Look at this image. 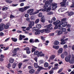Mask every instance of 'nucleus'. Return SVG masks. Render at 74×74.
Wrapping results in <instances>:
<instances>
[{
  "label": "nucleus",
  "instance_id": "nucleus-1",
  "mask_svg": "<svg viewBox=\"0 0 74 74\" xmlns=\"http://www.w3.org/2000/svg\"><path fill=\"white\" fill-rule=\"evenodd\" d=\"M43 8L45 10H47V11H49L51 10V4L49 3V1H47L44 5Z\"/></svg>",
  "mask_w": 74,
  "mask_h": 74
},
{
  "label": "nucleus",
  "instance_id": "nucleus-2",
  "mask_svg": "<svg viewBox=\"0 0 74 74\" xmlns=\"http://www.w3.org/2000/svg\"><path fill=\"white\" fill-rule=\"evenodd\" d=\"M41 10H37L35 12H33L34 11V10L33 9H30L27 11V13L28 14H29L30 15H35V14H36L39 12V11H41Z\"/></svg>",
  "mask_w": 74,
  "mask_h": 74
},
{
  "label": "nucleus",
  "instance_id": "nucleus-3",
  "mask_svg": "<svg viewBox=\"0 0 74 74\" xmlns=\"http://www.w3.org/2000/svg\"><path fill=\"white\" fill-rule=\"evenodd\" d=\"M5 29H8L9 28V26L7 25H5L3 23H1L0 25V32H1Z\"/></svg>",
  "mask_w": 74,
  "mask_h": 74
},
{
  "label": "nucleus",
  "instance_id": "nucleus-4",
  "mask_svg": "<svg viewBox=\"0 0 74 74\" xmlns=\"http://www.w3.org/2000/svg\"><path fill=\"white\" fill-rule=\"evenodd\" d=\"M62 22H60L59 20H58L56 21V22H54L53 24L55 26H58V25H62Z\"/></svg>",
  "mask_w": 74,
  "mask_h": 74
},
{
  "label": "nucleus",
  "instance_id": "nucleus-5",
  "mask_svg": "<svg viewBox=\"0 0 74 74\" xmlns=\"http://www.w3.org/2000/svg\"><path fill=\"white\" fill-rule=\"evenodd\" d=\"M63 1L60 3V4L61 5V6L63 7L64 8H66V6H65L66 5V0H63Z\"/></svg>",
  "mask_w": 74,
  "mask_h": 74
},
{
  "label": "nucleus",
  "instance_id": "nucleus-6",
  "mask_svg": "<svg viewBox=\"0 0 74 74\" xmlns=\"http://www.w3.org/2000/svg\"><path fill=\"white\" fill-rule=\"evenodd\" d=\"M52 6H53L52 7V8L53 9H54V10H55V9H56L57 8V3H52L51 5Z\"/></svg>",
  "mask_w": 74,
  "mask_h": 74
},
{
  "label": "nucleus",
  "instance_id": "nucleus-7",
  "mask_svg": "<svg viewBox=\"0 0 74 74\" xmlns=\"http://www.w3.org/2000/svg\"><path fill=\"white\" fill-rule=\"evenodd\" d=\"M56 33H58V36H59V35H60V34H62L63 33V32H62V31L60 30H57L56 31Z\"/></svg>",
  "mask_w": 74,
  "mask_h": 74
},
{
  "label": "nucleus",
  "instance_id": "nucleus-8",
  "mask_svg": "<svg viewBox=\"0 0 74 74\" xmlns=\"http://www.w3.org/2000/svg\"><path fill=\"white\" fill-rule=\"evenodd\" d=\"M66 10H67V8H60L58 11L59 12H63L64 11H65Z\"/></svg>",
  "mask_w": 74,
  "mask_h": 74
},
{
  "label": "nucleus",
  "instance_id": "nucleus-9",
  "mask_svg": "<svg viewBox=\"0 0 74 74\" xmlns=\"http://www.w3.org/2000/svg\"><path fill=\"white\" fill-rule=\"evenodd\" d=\"M70 60V57L67 56L65 58V60L66 62H69Z\"/></svg>",
  "mask_w": 74,
  "mask_h": 74
},
{
  "label": "nucleus",
  "instance_id": "nucleus-10",
  "mask_svg": "<svg viewBox=\"0 0 74 74\" xmlns=\"http://www.w3.org/2000/svg\"><path fill=\"white\" fill-rule=\"evenodd\" d=\"M68 14V16H71V15H73L74 14V12H66V14Z\"/></svg>",
  "mask_w": 74,
  "mask_h": 74
},
{
  "label": "nucleus",
  "instance_id": "nucleus-11",
  "mask_svg": "<svg viewBox=\"0 0 74 74\" xmlns=\"http://www.w3.org/2000/svg\"><path fill=\"white\" fill-rule=\"evenodd\" d=\"M55 57H56V56L55 55H52L51 56L50 58H49V60H53L55 59Z\"/></svg>",
  "mask_w": 74,
  "mask_h": 74
},
{
  "label": "nucleus",
  "instance_id": "nucleus-12",
  "mask_svg": "<svg viewBox=\"0 0 74 74\" xmlns=\"http://www.w3.org/2000/svg\"><path fill=\"white\" fill-rule=\"evenodd\" d=\"M44 30L45 33H49L50 32V29L48 28L46 29H44Z\"/></svg>",
  "mask_w": 74,
  "mask_h": 74
},
{
  "label": "nucleus",
  "instance_id": "nucleus-13",
  "mask_svg": "<svg viewBox=\"0 0 74 74\" xmlns=\"http://www.w3.org/2000/svg\"><path fill=\"white\" fill-rule=\"evenodd\" d=\"M62 27H66V26H67V22H64L62 23Z\"/></svg>",
  "mask_w": 74,
  "mask_h": 74
},
{
  "label": "nucleus",
  "instance_id": "nucleus-14",
  "mask_svg": "<svg viewBox=\"0 0 74 74\" xmlns=\"http://www.w3.org/2000/svg\"><path fill=\"white\" fill-rule=\"evenodd\" d=\"M9 61L10 63H14V59L13 58H10Z\"/></svg>",
  "mask_w": 74,
  "mask_h": 74
},
{
  "label": "nucleus",
  "instance_id": "nucleus-15",
  "mask_svg": "<svg viewBox=\"0 0 74 74\" xmlns=\"http://www.w3.org/2000/svg\"><path fill=\"white\" fill-rule=\"evenodd\" d=\"M41 21L42 22H45V18H44V16H42L41 17Z\"/></svg>",
  "mask_w": 74,
  "mask_h": 74
},
{
  "label": "nucleus",
  "instance_id": "nucleus-16",
  "mask_svg": "<svg viewBox=\"0 0 74 74\" xmlns=\"http://www.w3.org/2000/svg\"><path fill=\"white\" fill-rule=\"evenodd\" d=\"M61 41H62V42H61V44L63 45L66 44V42L65 41H64V39H61Z\"/></svg>",
  "mask_w": 74,
  "mask_h": 74
},
{
  "label": "nucleus",
  "instance_id": "nucleus-17",
  "mask_svg": "<svg viewBox=\"0 0 74 74\" xmlns=\"http://www.w3.org/2000/svg\"><path fill=\"white\" fill-rule=\"evenodd\" d=\"M36 16H32L30 17L31 20L32 21H34L36 19Z\"/></svg>",
  "mask_w": 74,
  "mask_h": 74
},
{
  "label": "nucleus",
  "instance_id": "nucleus-18",
  "mask_svg": "<svg viewBox=\"0 0 74 74\" xmlns=\"http://www.w3.org/2000/svg\"><path fill=\"white\" fill-rule=\"evenodd\" d=\"M59 42L58 41H55L54 43V44L55 45H59Z\"/></svg>",
  "mask_w": 74,
  "mask_h": 74
},
{
  "label": "nucleus",
  "instance_id": "nucleus-19",
  "mask_svg": "<svg viewBox=\"0 0 74 74\" xmlns=\"http://www.w3.org/2000/svg\"><path fill=\"white\" fill-rule=\"evenodd\" d=\"M63 51V49L60 48L59 49V50L58 51V52L59 53H62Z\"/></svg>",
  "mask_w": 74,
  "mask_h": 74
},
{
  "label": "nucleus",
  "instance_id": "nucleus-20",
  "mask_svg": "<svg viewBox=\"0 0 74 74\" xmlns=\"http://www.w3.org/2000/svg\"><path fill=\"white\" fill-rule=\"evenodd\" d=\"M8 8V7L4 6L3 7L2 9V11H4V10H7Z\"/></svg>",
  "mask_w": 74,
  "mask_h": 74
},
{
  "label": "nucleus",
  "instance_id": "nucleus-21",
  "mask_svg": "<svg viewBox=\"0 0 74 74\" xmlns=\"http://www.w3.org/2000/svg\"><path fill=\"white\" fill-rule=\"evenodd\" d=\"M53 48L55 49H58L59 48V46H55L53 45Z\"/></svg>",
  "mask_w": 74,
  "mask_h": 74
},
{
  "label": "nucleus",
  "instance_id": "nucleus-22",
  "mask_svg": "<svg viewBox=\"0 0 74 74\" xmlns=\"http://www.w3.org/2000/svg\"><path fill=\"white\" fill-rule=\"evenodd\" d=\"M11 40H12V41L14 42H16L17 40V39L16 38H11Z\"/></svg>",
  "mask_w": 74,
  "mask_h": 74
},
{
  "label": "nucleus",
  "instance_id": "nucleus-23",
  "mask_svg": "<svg viewBox=\"0 0 74 74\" xmlns=\"http://www.w3.org/2000/svg\"><path fill=\"white\" fill-rule=\"evenodd\" d=\"M41 25L39 24L37 25L36 28L37 29H40V28H41Z\"/></svg>",
  "mask_w": 74,
  "mask_h": 74
},
{
  "label": "nucleus",
  "instance_id": "nucleus-24",
  "mask_svg": "<svg viewBox=\"0 0 74 74\" xmlns=\"http://www.w3.org/2000/svg\"><path fill=\"white\" fill-rule=\"evenodd\" d=\"M19 50V48H18L16 49H14V53H15L17 51H18V50Z\"/></svg>",
  "mask_w": 74,
  "mask_h": 74
},
{
  "label": "nucleus",
  "instance_id": "nucleus-25",
  "mask_svg": "<svg viewBox=\"0 0 74 74\" xmlns=\"http://www.w3.org/2000/svg\"><path fill=\"white\" fill-rule=\"evenodd\" d=\"M49 65L48 64V63L47 62H45L44 64V66L45 67H48V66Z\"/></svg>",
  "mask_w": 74,
  "mask_h": 74
},
{
  "label": "nucleus",
  "instance_id": "nucleus-26",
  "mask_svg": "<svg viewBox=\"0 0 74 74\" xmlns=\"http://www.w3.org/2000/svg\"><path fill=\"white\" fill-rule=\"evenodd\" d=\"M39 54V52L38 51H35L34 52V54L35 55H37Z\"/></svg>",
  "mask_w": 74,
  "mask_h": 74
},
{
  "label": "nucleus",
  "instance_id": "nucleus-27",
  "mask_svg": "<svg viewBox=\"0 0 74 74\" xmlns=\"http://www.w3.org/2000/svg\"><path fill=\"white\" fill-rule=\"evenodd\" d=\"M5 1H6V3H9V4H11V3H12V1L9 0H6Z\"/></svg>",
  "mask_w": 74,
  "mask_h": 74
},
{
  "label": "nucleus",
  "instance_id": "nucleus-28",
  "mask_svg": "<svg viewBox=\"0 0 74 74\" xmlns=\"http://www.w3.org/2000/svg\"><path fill=\"white\" fill-rule=\"evenodd\" d=\"M30 8V7L29 6H26L25 7L23 8V10L24 11H25L27 8Z\"/></svg>",
  "mask_w": 74,
  "mask_h": 74
},
{
  "label": "nucleus",
  "instance_id": "nucleus-29",
  "mask_svg": "<svg viewBox=\"0 0 74 74\" xmlns=\"http://www.w3.org/2000/svg\"><path fill=\"white\" fill-rule=\"evenodd\" d=\"M61 25H62L60 24L58 25V28L60 30H62L63 29V27H62V26H61Z\"/></svg>",
  "mask_w": 74,
  "mask_h": 74
},
{
  "label": "nucleus",
  "instance_id": "nucleus-30",
  "mask_svg": "<svg viewBox=\"0 0 74 74\" xmlns=\"http://www.w3.org/2000/svg\"><path fill=\"white\" fill-rule=\"evenodd\" d=\"M66 18H64L61 20L62 21L61 22H62V23H64V22H66Z\"/></svg>",
  "mask_w": 74,
  "mask_h": 74
},
{
  "label": "nucleus",
  "instance_id": "nucleus-31",
  "mask_svg": "<svg viewBox=\"0 0 74 74\" xmlns=\"http://www.w3.org/2000/svg\"><path fill=\"white\" fill-rule=\"evenodd\" d=\"M34 69H31V70L29 71V73H31V74H33V73H34Z\"/></svg>",
  "mask_w": 74,
  "mask_h": 74
},
{
  "label": "nucleus",
  "instance_id": "nucleus-32",
  "mask_svg": "<svg viewBox=\"0 0 74 74\" xmlns=\"http://www.w3.org/2000/svg\"><path fill=\"white\" fill-rule=\"evenodd\" d=\"M34 66L35 68H38V66L37 63H34Z\"/></svg>",
  "mask_w": 74,
  "mask_h": 74
},
{
  "label": "nucleus",
  "instance_id": "nucleus-33",
  "mask_svg": "<svg viewBox=\"0 0 74 74\" xmlns=\"http://www.w3.org/2000/svg\"><path fill=\"white\" fill-rule=\"evenodd\" d=\"M30 24L32 26H34V21H31L30 22Z\"/></svg>",
  "mask_w": 74,
  "mask_h": 74
},
{
  "label": "nucleus",
  "instance_id": "nucleus-34",
  "mask_svg": "<svg viewBox=\"0 0 74 74\" xmlns=\"http://www.w3.org/2000/svg\"><path fill=\"white\" fill-rule=\"evenodd\" d=\"M22 65V63H19L18 64V67L19 69H21Z\"/></svg>",
  "mask_w": 74,
  "mask_h": 74
},
{
  "label": "nucleus",
  "instance_id": "nucleus-35",
  "mask_svg": "<svg viewBox=\"0 0 74 74\" xmlns=\"http://www.w3.org/2000/svg\"><path fill=\"white\" fill-rule=\"evenodd\" d=\"M39 21H40V19H38L35 21V23H36V24H37V23L39 22Z\"/></svg>",
  "mask_w": 74,
  "mask_h": 74
},
{
  "label": "nucleus",
  "instance_id": "nucleus-36",
  "mask_svg": "<svg viewBox=\"0 0 74 74\" xmlns=\"http://www.w3.org/2000/svg\"><path fill=\"white\" fill-rule=\"evenodd\" d=\"M38 70H40V71H41V69H44V68L42 67V66H38Z\"/></svg>",
  "mask_w": 74,
  "mask_h": 74
},
{
  "label": "nucleus",
  "instance_id": "nucleus-37",
  "mask_svg": "<svg viewBox=\"0 0 74 74\" xmlns=\"http://www.w3.org/2000/svg\"><path fill=\"white\" fill-rule=\"evenodd\" d=\"M19 11H21V12H24L23 10V8H20L19 9Z\"/></svg>",
  "mask_w": 74,
  "mask_h": 74
},
{
  "label": "nucleus",
  "instance_id": "nucleus-38",
  "mask_svg": "<svg viewBox=\"0 0 74 74\" xmlns=\"http://www.w3.org/2000/svg\"><path fill=\"white\" fill-rule=\"evenodd\" d=\"M51 26H52V24H49L47 26V28L48 29H50L49 28L51 27Z\"/></svg>",
  "mask_w": 74,
  "mask_h": 74
},
{
  "label": "nucleus",
  "instance_id": "nucleus-39",
  "mask_svg": "<svg viewBox=\"0 0 74 74\" xmlns=\"http://www.w3.org/2000/svg\"><path fill=\"white\" fill-rule=\"evenodd\" d=\"M40 69H38L35 72V74H38V73H40Z\"/></svg>",
  "mask_w": 74,
  "mask_h": 74
},
{
  "label": "nucleus",
  "instance_id": "nucleus-40",
  "mask_svg": "<svg viewBox=\"0 0 74 74\" xmlns=\"http://www.w3.org/2000/svg\"><path fill=\"white\" fill-rule=\"evenodd\" d=\"M29 49H29V47H27L24 49V51L25 50L26 51H28L29 50Z\"/></svg>",
  "mask_w": 74,
  "mask_h": 74
},
{
  "label": "nucleus",
  "instance_id": "nucleus-41",
  "mask_svg": "<svg viewBox=\"0 0 74 74\" xmlns=\"http://www.w3.org/2000/svg\"><path fill=\"white\" fill-rule=\"evenodd\" d=\"M40 34V32L38 31L35 32V34L36 35H37V34Z\"/></svg>",
  "mask_w": 74,
  "mask_h": 74
},
{
  "label": "nucleus",
  "instance_id": "nucleus-42",
  "mask_svg": "<svg viewBox=\"0 0 74 74\" xmlns=\"http://www.w3.org/2000/svg\"><path fill=\"white\" fill-rule=\"evenodd\" d=\"M59 69V67L57 66V67H54V68H52V70H56V69Z\"/></svg>",
  "mask_w": 74,
  "mask_h": 74
},
{
  "label": "nucleus",
  "instance_id": "nucleus-43",
  "mask_svg": "<svg viewBox=\"0 0 74 74\" xmlns=\"http://www.w3.org/2000/svg\"><path fill=\"white\" fill-rule=\"evenodd\" d=\"M53 14V12H50L48 13L47 15H52V14Z\"/></svg>",
  "mask_w": 74,
  "mask_h": 74
},
{
  "label": "nucleus",
  "instance_id": "nucleus-44",
  "mask_svg": "<svg viewBox=\"0 0 74 74\" xmlns=\"http://www.w3.org/2000/svg\"><path fill=\"white\" fill-rule=\"evenodd\" d=\"M56 20V18L54 17H53L52 18L51 21L53 22H54V21H55Z\"/></svg>",
  "mask_w": 74,
  "mask_h": 74
},
{
  "label": "nucleus",
  "instance_id": "nucleus-45",
  "mask_svg": "<svg viewBox=\"0 0 74 74\" xmlns=\"http://www.w3.org/2000/svg\"><path fill=\"white\" fill-rule=\"evenodd\" d=\"M29 42L31 43H32V42H34V40L33 39H31L29 40Z\"/></svg>",
  "mask_w": 74,
  "mask_h": 74
},
{
  "label": "nucleus",
  "instance_id": "nucleus-46",
  "mask_svg": "<svg viewBox=\"0 0 74 74\" xmlns=\"http://www.w3.org/2000/svg\"><path fill=\"white\" fill-rule=\"evenodd\" d=\"M63 70V68H61L59 70L58 73H60L62 72V71Z\"/></svg>",
  "mask_w": 74,
  "mask_h": 74
},
{
  "label": "nucleus",
  "instance_id": "nucleus-47",
  "mask_svg": "<svg viewBox=\"0 0 74 74\" xmlns=\"http://www.w3.org/2000/svg\"><path fill=\"white\" fill-rule=\"evenodd\" d=\"M64 56H64L63 53L61 54V57L62 59H64Z\"/></svg>",
  "mask_w": 74,
  "mask_h": 74
},
{
  "label": "nucleus",
  "instance_id": "nucleus-48",
  "mask_svg": "<svg viewBox=\"0 0 74 74\" xmlns=\"http://www.w3.org/2000/svg\"><path fill=\"white\" fill-rule=\"evenodd\" d=\"M6 67H8V69H10V67H11V65H10V64H8L6 66Z\"/></svg>",
  "mask_w": 74,
  "mask_h": 74
},
{
  "label": "nucleus",
  "instance_id": "nucleus-49",
  "mask_svg": "<svg viewBox=\"0 0 74 74\" xmlns=\"http://www.w3.org/2000/svg\"><path fill=\"white\" fill-rule=\"evenodd\" d=\"M40 10H39V11H47V10L45 9H40Z\"/></svg>",
  "mask_w": 74,
  "mask_h": 74
},
{
  "label": "nucleus",
  "instance_id": "nucleus-50",
  "mask_svg": "<svg viewBox=\"0 0 74 74\" xmlns=\"http://www.w3.org/2000/svg\"><path fill=\"white\" fill-rule=\"evenodd\" d=\"M63 54L64 56H67V52H64Z\"/></svg>",
  "mask_w": 74,
  "mask_h": 74
},
{
  "label": "nucleus",
  "instance_id": "nucleus-51",
  "mask_svg": "<svg viewBox=\"0 0 74 74\" xmlns=\"http://www.w3.org/2000/svg\"><path fill=\"white\" fill-rule=\"evenodd\" d=\"M69 63L70 64H74V62L73 60H71L69 62Z\"/></svg>",
  "mask_w": 74,
  "mask_h": 74
},
{
  "label": "nucleus",
  "instance_id": "nucleus-52",
  "mask_svg": "<svg viewBox=\"0 0 74 74\" xmlns=\"http://www.w3.org/2000/svg\"><path fill=\"white\" fill-rule=\"evenodd\" d=\"M0 57L1 58H4V56L3 54H1L0 55Z\"/></svg>",
  "mask_w": 74,
  "mask_h": 74
},
{
  "label": "nucleus",
  "instance_id": "nucleus-53",
  "mask_svg": "<svg viewBox=\"0 0 74 74\" xmlns=\"http://www.w3.org/2000/svg\"><path fill=\"white\" fill-rule=\"evenodd\" d=\"M26 52L27 54H29V53H30L31 52L30 51L28 50L27 51H26Z\"/></svg>",
  "mask_w": 74,
  "mask_h": 74
},
{
  "label": "nucleus",
  "instance_id": "nucleus-54",
  "mask_svg": "<svg viewBox=\"0 0 74 74\" xmlns=\"http://www.w3.org/2000/svg\"><path fill=\"white\" fill-rule=\"evenodd\" d=\"M28 68L29 70H31L33 69V68L31 66H29L28 67Z\"/></svg>",
  "mask_w": 74,
  "mask_h": 74
},
{
  "label": "nucleus",
  "instance_id": "nucleus-55",
  "mask_svg": "<svg viewBox=\"0 0 74 74\" xmlns=\"http://www.w3.org/2000/svg\"><path fill=\"white\" fill-rule=\"evenodd\" d=\"M66 28H62V31L63 32H66Z\"/></svg>",
  "mask_w": 74,
  "mask_h": 74
},
{
  "label": "nucleus",
  "instance_id": "nucleus-56",
  "mask_svg": "<svg viewBox=\"0 0 74 74\" xmlns=\"http://www.w3.org/2000/svg\"><path fill=\"white\" fill-rule=\"evenodd\" d=\"M39 62L40 64H42L44 63V61L43 60H40Z\"/></svg>",
  "mask_w": 74,
  "mask_h": 74
},
{
  "label": "nucleus",
  "instance_id": "nucleus-57",
  "mask_svg": "<svg viewBox=\"0 0 74 74\" xmlns=\"http://www.w3.org/2000/svg\"><path fill=\"white\" fill-rule=\"evenodd\" d=\"M35 42H39L40 41L38 39H36L35 40Z\"/></svg>",
  "mask_w": 74,
  "mask_h": 74
},
{
  "label": "nucleus",
  "instance_id": "nucleus-58",
  "mask_svg": "<svg viewBox=\"0 0 74 74\" xmlns=\"http://www.w3.org/2000/svg\"><path fill=\"white\" fill-rule=\"evenodd\" d=\"M67 47H68L67 45H65L64 46L63 48H64V49H66L67 48Z\"/></svg>",
  "mask_w": 74,
  "mask_h": 74
},
{
  "label": "nucleus",
  "instance_id": "nucleus-59",
  "mask_svg": "<svg viewBox=\"0 0 74 74\" xmlns=\"http://www.w3.org/2000/svg\"><path fill=\"white\" fill-rule=\"evenodd\" d=\"M35 50H36V49L34 48H32V52H35Z\"/></svg>",
  "mask_w": 74,
  "mask_h": 74
},
{
  "label": "nucleus",
  "instance_id": "nucleus-60",
  "mask_svg": "<svg viewBox=\"0 0 74 74\" xmlns=\"http://www.w3.org/2000/svg\"><path fill=\"white\" fill-rule=\"evenodd\" d=\"M19 40H22V35H20Z\"/></svg>",
  "mask_w": 74,
  "mask_h": 74
},
{
  "label": "nucleus",
  "instance_id": "nucleus-61",
  "mask_svg": "<svg viewBox=\"0 0 74 74\" xmlns=\"http://www.w3.org/2000/svg\"><path fill=\"white\" fill-rule=\"evenodd\" d=\"M4 34L2 32L0 33V36H4Z\"/></svg>",
  "mask_w": 74,
  "mask_h": 74
},
{
  "label": "nucleus",
  "instance_id": "nucleus-62",
  "mask_svg": "<svg viewBox=\"0 0 74 74\" xmlns=\"http://www.w3.org/2000/svg\"><path fill=\"white\" fill-rule=\"evenodd\" d=\"M38 16L39 17H41L42 16V13H40L39 14Z\"/></svg>",
  "mask_w": 74,
  "mask_h": 74
},
{
  "label": "nucleus",
  "instance_id": "nucleus-63",
  "mask_svg": "<svg viewBox=\"0 0 74 74\" xmlns=\"http://www.w3.org/2000/svg\"><path fill=\"white\" fill-rule=\"evenodd\" d=\"M0 61L1 62H3L4 61V59L2 58H0Z\"/></svg>",
  "mask_w": 74,
  "mask_h": 74
},
{
  "label": "nucleus",
  "instance_id": "nucleus-64",
  "mask_svg": "<svg viewBox=\"0 0 74 74\" xmlns=\"http://www.w3.org/2000/svg\"><path fill=\"white\" fill-rule=\"evenodd\" d=\"M26 20H27V21H30V18L29 17L27 18H26Z\"/></svg>",
  "mask_w": 74,
  "mask_h": 74
}]
</instances>
